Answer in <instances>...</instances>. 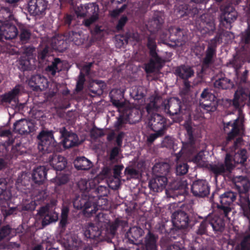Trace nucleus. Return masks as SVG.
I'll return each mask as SVG.
<instances>
[{
  "label": "nucleus",
  "mask_w": 250,
  "mask_h": 250,
  "mask_svg": "<svg viewBox=\"0 0 250 250\" xmlns=\"http://www.w3.org/2000/svg\"><path fill=\"white\" fill-rule=\"evenodd\" d=\"M62 141L57 143L52 130H42L37 136L38 149L42 154L62 152L63 150L77 146L81 144L78 136L68 131L65 127L59 129Z\"/></svg>",
  "instance_id": "1"
},
{
  "label": "nucleus",
  "mask_w": 250,
  "mask_h": 250,
  "mask_svg": "<svg viewBox=\"0 0 250 250\" xmlns=\"http://www.w3.org/2000/svg\"><path fill=\"white\" fill-rule=\"evenodd\" d=\"M243 93L240 91H236L232 100L227 99L226 102L229 107H232L235 110H237L239 117L233 121L227 123H224V129L225 132L231 127V130L227 133L226 140L222 143V150L227 152L228 151V145L229 142L233 140L236 136L239 135L241 131L245 130L244 127V117L242 114V108L244 105L243 102Z\"/></svg>",
  "instance_id": "2"
},
{
  "label": "nucleus",
  "mask_w": 250,
  "mask_h": 250,
  "mask_svg": "<svg viewBox=\"0 0 250 250\" xmlns=\"http://www.w3.org/2000/svg\"><path fill=\"white\" fill-rule=\"evenodd\" d=\"M174 11L176 16L180 18L185 16L196 18V23H198L201 27L206 28V32H213L215 30L214 23L211 20L210 16L208 14L202 13V9L198 8L193 3L176 5Z\"/></svg>",
  "instance_id": "3"
},
{
  "label": "nucleus",
  "mask_w": 250,
  "mask_h": 250,
  "mask_svg": "<svg viewBox=\"0 0 250 250\" xmlns=\"http://www.w3.org/2000/svg\"><path fill=\"white\" fill-rule=\"evenodd\" d=\"M233 187L238 192L237 204L240 206L243 214L250 223V200L248 192L250 189L249 179L244 176L233 177L231 179Z\"/></svg>",
  "instance_id": "4"
},
{
  "label": "nucleus",
  "mask_w": 250,
  "mask_h": 250,
  "mask_svg": "<svg viewBox=\"0 0 250 250\" xmlns=\"http://www.w3.org/2000/svg\"><path fill=\"white\" fill-rule=\"evenodd\" d=\"M204 152L200 151L192 158L191 161L199 167L207 168L210 172H231L234 166L232 164L231 155L227 153L226 155L224 163L216 164H208L203 160Z\"/></svg>",
  "instance_id": "5"
},
{
  "label": "nucleus",
  "mask_w": 250,
  "mask_h": 250,
  "mask_svg": "<svg viewBox=\"0 0 250 250\" xmlns=\"http://www.w3.org/2000/svg\"><path fill=\"white\" fill-rule=\"evenodd\" d=\"M162 109L170 116L179 113L182 108V102L178 98H172L169 100L163 101L161 99L155 98L146 106V109L158 110Z\"/></svg>",
  "instance_id": "6"
},
{
  "label": "nucleus",
  "mask_w": 250,
  "mask_h": 250,
  "mask_svg": "<svg viewBox=\"0 0 250 250\" xmlns=\"http://www.w3.org/2000/svg\"><path fill=\"white\" fill-rule=\"evenodd\" d=\"M173 227L170 228L171 234L176 233L177 236H182L187 231L189 226V215L186 212L178 209L172 215Z\"/></svg>",
  "instance_id": "7"
},
{
  "label": "nucleus",
  "mask_w": 250,
  "mask_h": 250,
  "mask_svg": "<svg viewBox=\"0 0 250 250\" xmlns=\"http://www.w3.org/2000/svg\"><path fill=\"white\" fill-rule=\"evenodd\" d=\"M217 43L213 39L210 40L205 53V57L203 58L201 69L198 73L199 77L203 78L207 73V71L210 69L214 62V59L216 56V48Z\"/></svg>",
  "instance_id": "8"
},
{
  "label": "nucleus",
  "mask_w": 250,
  "mask_h": 250,
  "mask_svg": "<svg viewBox=\"0 0 250 250\" xmlns=\"http://www.w3.org/2000/svg\"><path fill=\"white\" fill-rule=\"evenodd\" d=\"M221 14L220 16V27L230 29L231 24L237 19L238 13L234 7L230 3H225L220 7Z\"/></svg>",
  "instance_id": "9"
},
{
  "label": "nucleus",
  "mask_w": 250,
  "mask_h": 250,
  "mask_svg": "<svg viewBox=\"0 0 250 250\" xmlns=\"http://www.w3.org/2000/svg\"><path fill=\"white\" fill-rule=\"evenodd\" d=\"M188 141L182 142V147L180 151L176 154L177 159L180 158L183 154L190 156L198 151L197 143L194 136V129L189 125L186 126Z\"/></svg>",
  "instance_id": "10"
},
{
  "label": "nucleus",
  "mask_w": 250,
  "mask_h": 250,
  "mask_svg": "<svg viewBox=\"0 0 250 250\" xmlns=\"http://www.w3.org/2000/svg\"><path fill=\"white\" fill-rule=\"evenodd\" d=\"M90 191L91 194L92 200L91 206L96 207L94 210L92 211V215L95 214L100 208L101 209H104V207L108 205V200L106 198L108 193V190L105 186H100L97 188H90Z\"/></svg>",
  "instance_id": "11"
},
{
  "label": "nucleus",
  "mask_w": 250,
  "mask_h": 250,
  "mask_svg": "<svg viewBox=\"0 0 250 250\" xmlns=\"http://www.w3.org/2000/svg\"><path fill=\"white\" fill-rule=\"evenodd\" d=\"M238 195L235 192L228 191L219 195V203L217 204L218 212L225 217H228V214L232 210L233 203L236 200Z\"/></svg>",
  "instance_id": "12"
},
{
  "label": "nucleus",
  "mask_w": 250,
  "mask_h": 250,
  "mask_svg": "<svg viewBox=\"0 0 250 250\" xmlns=\"http://www.w3.org/2000/svg\"><path fill=\"white\" fill-rule=\"evenodd\" d=\"M177 176L181 177L180 180H176L171 184V189L173 193V197L175 196H182L183 197L182 200L185 198V195L188 193V185L191 184V180L189 175H186L187 173H176Z\"/></svg>",
  "instance_id": "13"
},
{
  "label": "nucleus",
  "mask_w": 250,
  "mask_h": 250,
  "mask_svg": "<svg viewBox=\"0 0 250 250\" xmlns=\"http://www.w3.org/2000/svg\"><path fill=\"white\" fill-rule=\"evenodd\" d=\"M91 194L82 193L81 196H77L73 199V204L75 208L83 209L84 215L87 217L92 216V211L96 207L91 206Z\"/></svg>",
  "instance_id": "14"
},
{
  "label": "nucleus",
  "mask_w": 250,
  "mask_h": 250,
  "mask_svg": "<svg viewBox=\"0 0 250 250\" xmlns=\"http://www.w3.org/2000/svg\"><path fill=\"white\" fill-rule=\"evenodd\" d=\"M191 192L196 197L204 198L209 194L210 186L206 180L198 179L192 182Z\"/></svg>",
  "instance_id": "15"
},
{
  "label": "nucleus",
  "mask_w": 250,
  "mask_h": 250,
  "mask_svg": "<svg viewBox=\"0 0 250 250\" xmlns=\"http://www.w3.org/2000/svg\"><path fill=\"white\" fill-rule=\"evenodd\" d=\"M158 235L149 230L145 235L141 245H135V248L130 250H158Z\"/></svg>",
  "instance_id": "16"
},
{
  "label": "nucleus",
  "mask_w": 250,
  "mask_h": 250,
  "mask_svg": "<svg viewBox=\"0 0 250 250\" xmlns=\"http://www.w3.org/2000/svg\"><path fill=\"white\" fill-rule=\"evenodd\" d=\"M21 89V86L17 85L11 90L0 95V104L3 105H16L19 102L18 97Z\"/></svg>",
  "instance_id": "17"
},
{
  "label": "nucleus",
  "mask_w": 250,
  "mask_h": 250,
  "mask_svg": "<svg viewBox=\"0 0 250 250\" xmlns=\"http://www.w3.org/2000/svg\"><path fill=\"white\" fill-rule=\"evenodd\" d=\"M144 233V230L140 227L133 226L129 228L125 234L126 243L132 245V247H128V250H133L135 245H139V239Z\"/></svg>",
  "instance_id": "18"
},
{
  "label": "nucleus",
  "mask_w": 250,
  "mask_h": 250,
  "mask_svg": "<svg viewBox=\"0 0 250 250\" xmlns=\"http://www.w3.org/2000/svg\"><path fill=\"white\" fill-rule=\"evenodd\" d=\"M99 183V176L96 175L94 178L88 181L86 179H82L78 182L77 185L82 193L91 194L93 193L90 191L91 188H97Z\"/></svg>",
  "instance_id": "19"
},
{
  "label": "nucleus",
  "mask_w": 250,
  "mask_h": 250,
  "mask_svg": "<svg viewBox=\"0 0 250 250\" xmlns=\"http://www.w3.org/2000/svg\"><path fill=\"white\" fill-rule=\"evenodd\" d=\"M38 214L41 217H43L42 223L43 227L57 221L58 219V214L54 211L50 210L47 206L40 208L38 211Z\"/></svg>",
  "instance_id": "20"
},
{
  "label": "nucleus",
  "mask_w": 250,
  "mask_h": 250,
  "mask_svg": "<svg viewBox=\"0 0 250 250\" xmlns=\"http://www.w3.org/2000/svg\"><path fill=\"white\" fill-rule=\"evenodd\" d=\"M83 235L87 240L88 239L93 240L98 242L104 239V237L102 235L101 229L92 223L90 224L85 229Z\"/></svg>",
  "instance_id": "21"
},
{
  "label": "nucleus",
  "mask_w": 250,
  "mask_h": 250,
  "mask_svg": "<svg viewBox=\"0 0 250 250\" xmlns=\"http://www.w3.org/2000/svg\"><path fill=\"white\" fill-rule=\"evenodd\" d=\"M151 129L153 131L165 130L167 128V120L163 116L155 113L151 115L149 119Z\"/></svg>",
  "instance_id": "22"
},
{
  "label": "nucleus",
  "mask_w": 250,
  "mask_h": 250,
  "mask_svg": "<svg viewBox=\"0 0 250 250\" xmlns=\"http://www.w3.org/2000/svg\"><path fill=\"white\" fill-rule=\"evenodd\" d=\"M19 209L22 212V227L24 229H29L31 227L29 221L31 218V201L24 203L21 207H19Z\"/></svg>",
  "instance_id": "23"
},
{
  "label": "nucleus",
  "mask_w": 250,
  "mask_h": 250,
  "mask_svg": "<svg viewBox=\"0 0 250 250\" xmlns=\"http://www.w3.org/2000/svg\"><path fill=\"white\" fill-rule=\"evenodd\" d=\"M209 225L215 232H222L225 229V222L222 218L215 215L207 216Z\"/></svg>",
  "instance_id": "24"
},
{
  "label": "nucleus",
  "mask_w": 250,
  "mask_h": 250,
  "mask_svg": "<svg viewBox=\"0 0 250 250\" xmlns=\"http://www.w3.org/2000/svg\"><path fill=\"white\" fill-rule=\"evenodd\" d=\"M174 74L179 79L187 80L194 76V71L192 67L182 64L175 68Z\"/></svg>",
  "instance_id": "25"
},
{
  "label": "nucleus",
  "mask_w": 250,
  "mask_h": 250,
  "mask_svg": "<svg viewBox=\"0 0 250 250\" xmlns=\"http://www.w3.org/2000/svg\"><path fill=\"white\" fill-rule=\"evenodd\" d=\"M50 152V153H51ZM49 156V162L53 169L56 171H62L66 167L67 161L66 159L60 155L55 154V152Z\"/></svg>",
  "instance_id": "26"
},
{
  "label": "nucleus",
  "mask_w": 250,
  "mask_h": 250,
  "mask_svg": "<svg viewBox=\"0 0 250 250\" xmlns=\"http://www.w3.org/2000/svg\"><path fill=\"white\" fill-rule=\"evenodd\" d=\"M8 183L6 179H0V205L4 206L10 200L12 194L8 189Z\"/></svg>",
  "instance_id": "27"
},
{
  "label": "nucleus",
  "mask_w": 250,
  "mask_h": 250,
  "mask_svg": "<svg viewBox=\"0 0 250 250\" xmlns=\"http://www.w3.org/2000/svg\"><path fill=\"white\" fill-rule=\"evenodd\" d=\"M167 178L166 176H156L149 182V187L154 191H162L167 183Z\"/></svg>",
  "instance_id": "28"
},
{
  "label": "nucleus",
  "mask_w": 250,
  "mask_h": 250,
  "mask_svg": "<svg viewBox=\"0 0 250 250\" xmlns=\"http://www.w3.org/2000/svg\"><path fill=\"white\" fill-rule=\"evenodd\" d=\"M0 32L6 40L14 39L18 35L17 27L9 23H4L0 26Z\"/></svg>",
  "instance_id": "29"
},
{
  "label": "nucleus",
  "mask_w": 250,
  "mask_h": 250,
  "mask_svg": "<svg viewBox=\"0 0 250 250\" xmlns=\"http://www.w3.org/2000/svg\"><path fill=\"white\" fill-rule=\"evenodd\" d=\"M31 123L26 120H21L14 124V130L21 135H27L31 132Z\"/></svg>",
  "instance_id": "30"
},
{
  "label": "nucleus",
  "mask_w": 250,
  "mask_h": 250,
  "mask_svg": "<svg viewBox=\"0 0 250 250\" xmlns=\"http://www.w3.org/2000/svg\"><path fill=\"white\" fill-rule=\"evenodd\" d=\"M34 9L32 12V16L42 17L45 14L47 8L48 1L46 0H32Z\"/></svg>",
  "instance_id": "31"
},
{
  "label": "nucleus",
  "mask_w": 250,
  "mask_h": 250,
  "mask_svg": "<svg viewBox=\"0 0 250 250\" xmlns=\"http://www.w3.org/2000/svg\"><path fill=\"white\" fill-rule=\"evenodd\" d=\"M66 41L65 33L63 36L58 35L54 37L51 40L52 46L54 49L62 52L67 48Z\"/></svg>",
  "instance_id": "32"
},
{
  "label": "nucleus",
  "mask_w": 250,
  "mask_h": 250,
  "mask_svg": "<svg viewBox=\"0 0 250 250\" xmlns=\"http://www.w3.org/2000/svg\"><path fill=\"white\" fill-rule=\"evenodd\" d=\"M74 165L78 170H88L93 167L92 162L84 156L77 157Z\"/></svg>",
  "instance_id": "33"
},
{
  "label": "nucleus",
  "mask_w": 250,
  "mask_h": 250,
  "mask_svg": "<svg viewBox=\"0 0 250 250\" xmlns=\"http://www.w3.org/2000/svg\"><path fill=\"white\" fill-rule=\"evenodd\" d=\"M208 216H206L202 221H196L194 224V232L198 235L207 234L209 227Z\"/></svg>",
  "instance_id": "34"
},
{
  "label": "nucleus",
  "mask_w": 250,
  "mask_h": 250,
  "mask_svg": "<svg viewBox=\"0 0 250 250\" xmlns=\"http://www.w3.org/2000/svg\"><path fill=\"white\" fill-rule=\"evenodd\" d=\"M218 99L208 100L207 102H199V107L201 110L206 113L214 112L217 108Z\"/></svg>",
  "instance_id": "35"
},
{
  "label": "nucleus",
  "mask_w": 250,
  "mask_h": 250,
  "mask_svg": "<svg viewBox=\"0 0 250 250\" xmlns=\"http://www.w3.org/2000/svg\"><path fill=\"white\" fill-rule=\"evenodd\" d=\"M213 86L219 89H228L232 88L233 83L230 79L224 77L216 79L213 83Z\"/></svg>",
  "instance_id": "36"
},
{
  "label": "nucleus",
  "mask_w": 250,
  "mask_h": 250,
  "mask_svg": "<svg viewBox=\"0 0 250 250\" xmlns=\"http://www.w3.org/2000/svg\"><path fill=\"white\" fill-rule=\"evenodd\" d=\"M164 23L162 14L160 12L154 14L151 20L149 21V25L153 28V31L159 30Z\"/></svg>",
  "instance_id": "37"
},
{
  "label": "nucleus",
  "mask_w": 250,
  "mask_h": 250,
  "mask_svg": "<svg viewBox=\"0 0 250 250\" xmlns=\"http://www.w3.org/2000/svg\"><path fill=\"white\" fill-rule=\"evenodd\" d=\"M170 37L172 36H175L176 37L175 39H173L174 40V42L175 44L174 45H176V42H180L181 41H183L185 40L186 38L185 37V31L183 29H181L178 27H172L169 30Z\"/></svg>",
  "instance_id": "38"
},
{
  "label": "nucleus",
  "mask_w": 250,
  "mask_h": 250,
  "mask_svg": "<svg viewBox=\"0 0 250 250\" xmlns=\"http://www.w3.org/2000/svg\"><path fill=\"white\" fill-rule=\"evenodd\" d=\"M16 233V231L9 225H7L0 228V242L4 239H9Z\"/></svg>",
  "instance_id": "39"
},
{
  "label": "nucleus",
  "mask_w": 250,
  "mask_h": 250,
  "mask_svg": "<svg viewBox=\"0 0 250 250\" xmlns=\"http://www.w3.org/2000/svg\"><path fill=\"white\" fill-rule=\"evenodd\" d=\"M85 12L79 13L78 16L84 17L86 16H91L95 14H98L99 7L97 5L93 3H90L85 5Z\"/></svg>",
  "instance_id": "40"
},
{
  "label": "nucleus",
  "mask_w": 250,
  "mask_h": 250,
  "mask_svg": "<svg viewBox=\"0 0 250 250\" xmlns=\"http://www.w3.org/2000/svg\"><path fill=\"white\" fill-rule=\"evenodd\" d=\"M69 212V208L67 206L62 207L61 209V220L59 222V227L61 230H64L66 229L67 225L68 224V217Z\"/></svg>",
  "instance_id": "41"
},
{
  "label": "nucleus",
  "mask_w": 250,
  "mask_h": 250,
  "mask_svg": "<svg viewBox=\"0 0 250 250\" xmlns=\"http://www.w3.org/2000/svg\"><path fill=\"white\" fill-rule=\"evenodd\" d=\"M123 173H113V177L109 178L107 181L108 187L114 190L117 189L121 185L120 178Z\"/></svg>",
  "instance_id": "42"
},
{
  "label": "nucleus",
  "mask_w": 250,
  "mask_h": 250,
  "mask_svg": "<svg viewBox=\"0 0 250 250\" xmlns=\"http://www.w3.org/2000/svg\"><path fill=\"white\" fill-rule=\"evenodd\" d=\"M105 87V85L102 81H96L94 82L90 88L91 93L101 95L103 93Z\"/></svg>",
  "instance_id": "43"
},
{
  "label": "nucleus",
  "mask_w": 250,
  "mask_h": 250,
  "mask_svg": "<svg viewBox=\"0 0 250 250\" xmlns=\"http://www.w3.org/2000/svg\"><path fill=\"white\" fill-rule=\"evenodd\" d=\"M170 166L167 162L160 161L157 162L152 167V172H169Z\"/></svg>",
  "instance_id": "44"
},
{
  "label": "nucleus",
  "mask_w": 250,
  "mask_h": 250,
  "mask_svg": "<svg viewBox=\"0 0 250 250\" xmlns=\"http://www.w3.org/2000/svg\"><path fill=\"white\" fill-rule=\"evenodd\" d=\"M65 40L68 42H73L75 44H79L80 43V34L77 32L68 31L65 32Z\"/></svg>",
  "instance_id": "45"
},
{
  "label": "nucleus",
  "mask_w": 250,
  "mask_h": 250,
  "mask_svg": "<svg viewBox=\"0 0 250 250\" xmlns=\"http://www.w3.org/2000/svg\"><path fill=\"white\" fill-rule=\"evenodd\" d=\"M218 99L216 96L211 92V90L208 88H206L202 91L200 99L199 102H207L208 100H213L214 99Z\"/></svg>",
  "instance_id": "46"
},
{
  "label": "nucleus",
  "mask_w": 250,
  "mask_h": 250,
  "mask_svg": "<svg viewBox=\"0 0 250 250\" xmlns=\"http://www.w3.org/2000/svg\"><path fill=\"white\" fill-rule=\"evenodd\" d=\"M61 63V59L58 58H56L54 59L52 63L46 67L45 70L50 73L52 75L55 76L57 71L59 72L60 71V69L58 67V65Z\"/></svg>",
  "instance_id": "47"
},
{
  "label": "nucleus",
  "mask_w": 250,
  "mask_h": 250,
  "mask_svg": "<svg viewBox=\"0 0 250 250\" xmlns=\"http://www.w3.org/2000/svg\"><path fill=\"white\" fill-rule=\"evenodd\" d=\"M128 226V222L125 220L116 218L110 226L111 230L113 233H115L118 228L122 227L125 229Z\"/></svg>",
  "instance_id": "48"
},
{
  "label": "nucleus",
  "mask_w": 250,
  "mask_h": 250,
  "mask_svg": "<svg viewBox=\"0 0 250 250\" xmlns=\"http://www.w3.org/2000/svg\"><path fill=\"white\" fill-rule=\"evenodd\" d=\"M69 179L68 174L65 173H59L55 178L54 179V182L57 186H61L66 184Z\"/></svg>",
  "instance_id": "49"
},
{
  "label": "nucleus",
  "mask_w": 250,
  "mask_h": 250,
  "mask_svg": "<svg viewBox=\"0 0 250 250\" xmlns=\"http://www.w3.org/2000/svg\"><path fill=\"white\" fill-rule=\"evenodd\" d=\"M247 159V151L245 149L239 150L234 156V161L238 163L243 164Z\"/></svg>",
  "instance_id": "50"
},
{
  "label": "nucleus",
  "mask_w": 250,
  "mask_h": 250,
  "mask_svg": "<svg viewBox=\"0 0 250 250\" xmlns=\"http://www.w3.org/2000/svg\"><path fill=\"white\" fill-rule=\"evenodd\" d=\"M47 173H32V182L39 185H42L45 179Z\"/></svg>",
  "instance_id": "51"
},
{
  "label": "nucleus",
  "mask_w": 250,
  "mask_h": 250,
  "mask_svg": "<svg viewBox=\"0 0 250 250\" xmlns=\"http://www.w3.org/2000/svg\"><path fill=\"white\" fill-rule=\"evenodd\" d=\"M157 230L158 232L161 234H165L166 235H168L171 237V238H173L174 239H176L178 237L176 235V233L171 234L170 233V229H167L166 227V225L165 223H162L159 224L157 228Z\"/></svg>",
  "instance_id": "52"
},
{
  "label": "nucleus",
  "mask_w": 250,
  "mask_h": 250,
  "mask_svg": "<svg viewBox=\"0 0 250 250\" xmlns=\"http://www.w3.org/2000/svg\"><path fill=\"white\" fill-rule=\"evenodd\" d=\"M85 81V75L82 72H80L77 82L75 91L77 92L82 91L83 89V85Z\"/></svg>",
  "instance_id": "53"
},
{
  "label": "nucleus",
  "mask_w": 250,
  "mask_h": 250,
  "mask_svg": "<svg viewBox=\"0 0 250 250\" xmlns=\"http://www.w3.org/2000/svg\"><path fill=\"white\" fill-rule=\"evenodd\" d=\"M229 64L235 69L236 73L237 75V71L243 65V62L239 57L234 56L233 58L229 61Z\"/></svg>",
  "instance_id": "54"
},
{
  "label": "nucleus",
  "mask_w": 250,
  "mask_h": 250,
  "mask_svg": "<svg viewBox=\"0 0 250 250\" xmlns=\"http://www.w3.org/2000/svg\"><path fill=\"white\" fill-rule=\"evenodd\" d=\"M241 39L242 42L247 45L250 44V26L249 25L247 28L241 34Z\"/></svg>",
  "instance_id": "55"
},
{
  "label": "nucleus",
  "mask_w": 250,
  "mask_h": 250,
  "mask_svg": "<svg viewBox=\"0 0 250 250\" xmlns=\"http://www.w3.org/2000/svg\"><path fill=\"white\" fill-rule=\"evenodd\" d=\"M149 55L151 57L150 61H153V64L157 66V68H161L163 62V59L158 55L157 52Z\"/></svg>",
  "instance_id": "56"
},
{
  "label": "nucleus",
  "mask_w": 250,
  "mask_h": 250,
  "mask_svg": "<svg viewBox=\"0 0 250 250\" xmlns=\"http://www.w3.org/2000/svg\"><path fill=\"white\" fill-rule=\"evenodd\" d=\"M147 47L149 50V54L157 52V45L155 39L150 37H148L147 39Z\"/></svg>",
  "instance_id": "57"
},
{
  "label": "nucleus",
  "mask_w": 250,
  "mask_h": 250,
  "mask_svg": "<svg viewBox=\"0 0 250 250\" xmlns=\"http://www.w3.org/2000/svg\"><path fill=\"white\" fill-rule=\"evenodd\" d=\"M155 133L150 134L147 138V142L151 144L158 137H162L165 134L164 130L154 131Z\"/></svg>",
  "instance_id": "58"
},
{
  "label": "nucleus",
  "mask_w": 250,
  "mask_h": 250,
  "mask_svg": "<svg viewBox=\"0 0 250 250\" xmlns=\"http://www.w3.org/2000/svg\"><path fill=\"white\" fill-rule=\"evenodd\" d=\"M241 250H250V234L245 236L240 243Z\"/></svg>",
  "instance_id": "59"
},
{
  "label": "nucleus",
  "mask_w": 250,
  "mask_h": 250,
  "mask_svg": "<svg viewBox=\"0 0 250 250\" xmlns=\"http://www.w3.org/2000/svg\"><path fill=\"white\" fill-rule=\"evenodd\" d=\"M90 135L92 138L97 139L104 136L103 130L94 126L90 131Z\"/></svg>",
  "instance_id": "60"
},
{
  "label": "nucleus",
  "mask_w": 250,
  "mask_h": 250,
  "mask_svg": "<svg viewBox=\"0 0 250 250\" xmlns=\"http://www.w3.org/2000/svg\"><path fill=\"white\" fill-rule=\"evenodd\" d=\"M127 21L128 18L127 16L125 15L122 16L118 21V23L116 26V30L118 31L122 30Z\"/></svg>",
  "instance_id": "61"
},
{
  "label": "nucleus",
  "mask_w": 250,
  "mask_h": 250,
  "mask_svg": "<svg viewBox=\"0 0 250 250\" xmlns=\"http://www.w3.org/2000/svg\"><path fill=\"white\" fill-rule=\"evenodd\" d=\"M75 17L73 15L70 14H66L63 19V24L64 26L68 27L69 28H70L71 23L72 21L74 20Z\"/></svg>",
  "instance_id": "62"
},
{
  "label": "nucleus",
  "mask_w": 250,
  "mask_h": 250,
  "mask_svg": "<svg viewBox=\"0 0 250 250\" xmlns=\"http://www.w3.org/2000/svg\"><path fill=\"white\" fill-rule=\"evenodd\" d=\"M156 68L157 67L153 64V61H149L148 63L145 65V70L147 74L153 73Z\"/></svg>",
  "instance_id": "63"
},
{
  "label": "nucleus",
  "mask_w": 250,
  "mask_h": 250,
  "mask_svg": "<svg viewBox=\"0 0 250 250\" xmlns=\"http://www.w3.org/2000/svg\"><path fill=\"white\" fill-rule=\"evenodd\" d=\"M2 16L5 20L9 19L11 16L10 10L8 7H1L0 9V16Z\"/></svg>",
  "instance_id": "64"
}]
</instances>
